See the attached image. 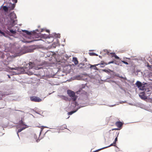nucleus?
Instances as JSON below:
<instances>
[{
	"instance_id": "21",
	"label": "nucleus",
	"mask_w": 152,
	"mask_h": 152,
	"mask_svg": "<svg viewBox=\"0 0 152 152\" xmlns=\"http://www.w3.org/2000/svg\"><path fill=\"white\" fill-rule=\"evenodd\" d=\"M19 123L20 124H22L23 125H25V124L22 120H21L19 121Z\"/></svg>"
},
{
	"instance_id": "3",
	"label": "nucleus",
	"mask_w": 152,
	"mask_h": 152,
	"mask_svg": "<svg viewBox=\"0 0 152 152\" xmlns=\"http://www.w3.org/2000/svg\"><path fill=\"white\" fill-rule=\"evenodd\" d=\"M136 85L140 89L143 91H146V88H145V85L142 84L141 82L139 81H137L136 83Z\"/></svg>"
},
{
	"instance_id": "25",
	"label": "nucleus",
	"mask_w": 152,
	"mask_h": 152,
	"mask_svg": "<svg viewBox=\"0 0 152 152\" xmlns=\"http://www.w3.org/2000/svg\"><path fill=\"white\" fill-rule=\"evenodd\" d=\"M121 62L126 64V65L128 64V63L127 62L125 61H121Z\"/></svg>"
},
{
	"instance_id": "17",
	"label": "nucleus",
	"mask_w": 152,
	"mask_h": 152,
	"mask_svg": "<svg viewBox=\"0 0 152 152\" xmlns=\"http://www.w3.org/2000/svg\"><path fill=\"white\" fill-rule=\"evenodd\" d=\"M29 64L30 66L29 68H32L34 65V64L31 62H30Z\"/></svg>"
},
{
	"instance_id": "13",
	"label": "nucleus",
	"mask_w": 152,
	"mask_h": 152,
	"mask_svg": "<svg viewBox=\"0 0 152 152\" xmlns=\"http://www.w3.org/2000/svg\"><path fill=\"white\" fill-rule=\"evenodd\" d=\"M99 65V64H95V65H91V66H90V68L94 67V69L98 70V69L96 67V66H98V65Z\"/></svg>"
},
{
	"instance_id": "32",
	"label": "nucleus",
	"mask_w": 152,
	"mask_h": 152,
	"mask_svg": "<svg viewBox=\"0 0 152 152\" xmlns=\"http://www.w3.org/2000/svg\"><path fill=\"white\" fill-rule=\"evenodd\" d=\"M20 127L19 126H17V128H19Z\"/></svg>"
},
{
	"instance_id": "9",
	"label": "nucleus",
	"mask_w": 152,
	"mask_h": 152,
	"mask_svg": "<svg viewBox=\"0 0 152 152\" xmlns=\"http://www.w3.org/2000/svg\"><path fill=\"white\" fill-rule=\"evenodd\" d=\"M10 69L11 70L15 69L17 70L20 72H21L22 71L21 70L23 69L21 68L15 67V68H10Z\"/></svg>"
},
{
	"instance_id": "4",
	"label": "nucleus",
	"mask_w": 152,
	"mask_h": 152,
	"mask_svg": "<svg viewBox=\"0 0 152 152\" xmlns=\"http://www.w3.org/2000/svg\"><path fill=\"white\" fill-rule=\"evenodd\" d=\"M30 99L31 101L36 102H40L42 101L40 98L35 96L30 97Z\"/></svg>"
},
{
	"instance_id": "22",
	"label": "nucleus",
	"mask_w": 152,
	"mask_h": 152,
	"mask_svg": "<svg viewBox=\"0 0 152 152\" xmlns=\"http://www.w3.org/2000/svg\"><path fill=\"white\" fill-rule=\"evenodd\" d=\"M62 99L66 101H67L68 99V98L67 97L65 96H63Z\"/></svg>"
},
{
	"instance_id": "19",
	"label": "nucleus",
	"mask_w": 152,
	"mask_h": 152,
	"mask_svg": "<svg viewBox=\"0 0 152 152\" xmlns=\"http://www.w3.org/2000/svg\"><path fill=\"white\" fill-rule=\"evenodd\" d=\"M76 112V111H72L68 113V115H71Z\"/></svg>"
},
{
	"instance_id": "31",
	"label": "nucleus",
	"mask_w": 152,
	"mask_h": 152,
	"mask_svg": "<svg viewBox=\"0 0 152 152\" xmlns=\"http://www.w3.org/2000/svg\"><path fill=\"white\" fill-rule=\"evenodd\" d=\"M8 77H9V78H10V75H8Z\"/></svg>"
},
{
	"instance_id": "30",
	"label": "nucleus",
	"mask_w": 152,
	"mask_h": 152,
	"mask_svg": "<svg viewBox=\"0 0 152 152\" xmlns=\"http://www.w3.org/2000/svg\"><path fill=\"white\" fill-rule=\"evenodd\" d=\"M82 64V65H83V66L84 67H86V66H84L85 64H83V63H81V64Z\"/></svg>"
},
{
	"instance_id": "27",
	"label": "nucleus",
	"mask_w": 152,
	"mask_h": 152,
	"mask_svg": "<svg viewBox=\"0 0 152 152\" xmlns=\"http://www.w3.org/2000/svg\"><path fill=\"white\" fill-rule=\"evenodd\" d=\"M114 62V61H111L109 62L108 63H107V64H110L111 63H113Z\"/></svg>"
},
{
	"instance_id": "28",
	"label": "nucleus",
	"mask_w": 152,
	"mask_h": 152,
	"mask_svg": "<svg viewBox=\"0 0 152 152\" xmlns=\"http://www.w3.org/2000/svg\"><path fill=\"white\" fill-rule=\"evenodd\" d=\"M103 71H104L107 73H108L109 72V71H108V70H106L105 69H103Z\"/></svg>"
},
{
	"instance_id": "5",
	"label": "nucleus",
	"mask_w": 152,
	"mask_h": 152,
	"mask_svg": "<svg viewBox=\"0 0 152 152\" xmlns=\"http://www.w3.org/2000/svg\"><path fill=\"white\" fill-rule=\"evenodd\" d=\"M139 96L143 100H145L147 99L148 98L150 99H152V98H148V97L145 95V93L144 92H142L140 93L139 94Z\"/></svg>"
},
{
	"instance_id": "12",
	"label": "nucleus",
	"mask_w": 152,
	"mask_h": 152,
	"mask_svg": "<svg viewBox=\"0 0 152 152\" xmlns=\"http://www.w3.org/2000/svg\"><path fill=\"white\" fill-rule=\"evenodd\" d=\"M66 124H64L59 127V129L61 130H63L66 129Z\"/></svg>"
},
{
	"instance_id": "8",
	"label": "nucleus",
	"mask_w": 152,
	"mask_h": 152,
	"mask_svg": "<svg viewBox=\"0 0 152 152\" xmlns=\"http://www.w3.org/2000/svg\"><path fill=\"white\" fill-rule=\"evenodd\" d=\"M23 31L26 33L28 35H32V34H33L35 36L36 35L37 36V33L35 32H31L28 31L26 30H24Z\"/></svg>"
},
{
	"instance_id": "10",
	"label": "nucleus",
	"mask_w": 152,
	"mask_h": 152,
	"mask_svg": "<svg viewBox=\"0 0 152 152\" xmlns=\"http://www.w3.org/2000/svg\"><path fill=\"white\" fill-rule=\"evenodd\" d=\"M117 140H118V138H117V137H116L115 138V140H114V142H113V143H112L108 147H110V146H115V145L116 144V142L117 141Z\"/></svg>"
},
{
	"instance_id": "7",
	"label": "nucleus",
	"mask_w": 152,
	"mask_h": 152,
	"mask_svg": "<svg viewBox=\"0 0 152 152\" xmlns=\"http://www.w3.org/2000/svg\"><path fill=\"white\" fill-rule=\"evenodd\" d=\"M123 124L121 121H117L115 123V125L118 127V128H120V129H121V128ZM119 129H112V130H118Z\"/></svg>"
},
{
	"instance_id": "23",
	"label": "nucleus",
	"mask_w": 152,
	"mask_h": 152,
	"mask_svg": "<svg viewBox=\"0 0 152 152\" xmlns=\"http://www.w3.org/2000/svg\"><path fill=\"white\" fill-rule=\"evenodd\" d=\"M10 31L11 33H12V34H15L16 33V32L15 31H14L12 30H10Z\"/></svg>"
},
{
	"instance_id": "1",
	"label": "nucleus",
	"mask_w": 152,
	"mask_h": 152,
	"mask_svg": "<svg viewBox=\"0 0 152 152\" xmlns=\"http://www.w3.org/2000/svg\"><path fill=\"white\" fill-rule=\"evenodd\" d=\"M86 87V85L85 84H82L80 86L79 90L76 92L77 94H83L86 95L87 93L86 91L83 90Z\"/></svg>"
},
{
	"instance_id": "16",
	"label": "nucleus",
	"mask_w": 152,
	"mask_h": 152,
	"mask_svg": "<svg viewBox=\"0 0 152 152\" xmlns=\"http://www.w3.org/2000/svg\"><path fill=\"white\" fill-rule=\"evenodd\" d=\"M3 9L5 12H7L8 11V8L6 6H4L3 7Z\"/></svg>"
},
{
	"instance_id": "20",
	"label": "nucleus",
	"mask_w": 152,
	"mask_h": 152,
	"mask_svg": "<svg viewBox=\"0 0 152 152\" xmlns=\"http://www.w3.org/2000/svg\"><path fill=\"white\" fill-rule=\"evenodd\" d=\"M89 55L91 56H97V55L96 53H89Z\"/></svg>"
},
{
	"instance_id": "34",
	"label": "nucleus",
	"mask_w": 152,
	"mask_h": 152,
	"mask_svg": "<svg viewBox=\"0 0 152 152\" xmlns=\"http://www.w3.org/2000/svg\"><path fill=\"white\" fill-rule=\"evenodd\" d=\"M47 32H48V31H48L47 30Z\"/></svg>"
},
{
	"instance_id": "33",
	"label": "nucleus",
	"mask_w": 152,
	"mask_h": 152,
	"mask_svg": "<svg viewBox=\"0 0 152 152\" xmlns=\"http://www.w3.org/2000/svg\"><path fill=\"white\" fill-rule=\"evenodd\" d=\"M101 67H104V66H102Z\"/></svg>"
},
{
	"instance_id": "26",
	"label": "nucleus",
	"mask_w": 152,
	"mask_h": 152,
	"mask_svg": "<svg viewBox=\"0 0 152 152\" xmlns=\"http://www.w3.org/2000/svg\"><path fill=\"white\" fill-rule=\"evenodd\" d=\"M0 33L1 34H2L3 35H4V36L5 35V34H4V32L1 31L0 30Z\"/></svg>"
},
{
	"instance_id": "11",
	"label": "nucleus",
	"mask_w": 152,
	"mask_h": 152,
	"mask_svg": "<svg viewBox=\"0 0 152 152\" xmlns=\"http://www.w3.org/2000/svg\"><path fill=\"white\" fill-rule=\"evenodd\" d=\"M72 61L74 62L75 65H77L78 63L77 58L76 57H73V58Z\"/></svg>"
},
{
	"instance_id": "15",
	"label": "nucleus",
	"mask_w": 152,
	"mask_h": 152,
	"mask_svg": "<svg viewBox=\"0 0 152 152\" xmlns=\"http://www.w3.org/2000/svg\"><path fill=\"white\" fill-rule=\"evenodd\" d=\"M26 127H22V128L19 129L18 130L17 133V134L18 136H19L18 133L20 132L21 131H22L23 130L25 129H26Z\"/></svg>"
},
{
	"instance_id": "2",
	"label": "nucleus",
	"mask_w": 152,
	"mask_h": 152,
	"mask_svg": "<svg viewBox=\"0 0 152 152\" xmlns=\"http://www.w3.org/2000/svg\"><path fill=\"white\" fill-rule=\"evenodd\" d=\"M67 93L69 96L71 97L73 101H75L77 99V96L75 95V93L73 91L68 90L67 91Z\"/></svg>"
},
{
	"instance_id": "29",
	"label": "nucleus",
	"mask_w": 152,
	"mask_h": 152,
	"mask_svg": "<svg viewBox=\"0 0 152 152\" xmlns=\"http://www.w3.org/2000/svg\"><path fill=\"white\" fill-rule=\"evenodd\" d=\"M12 1L15 3H16L17 2V0H12Z\"/></svg>"
},
{
	"instance_id": "6",
	"label": "nucleus",
	"mask_w": 152,
	"mask_h": 152,
	"mask_svg": "<svg viewBox=\"0 0 152 152\" xmlns=\"http://www.w3.org/2000/svg\"><path fill=\"white\" fill-rule=\"evenodd\" d=\"M10 17L12 22L14 24L15 21V19L17 18L15 14L13 12L11 13L10 14Z\"/></svg>"
},
{
	"instance_id": "35",
	"label": "nucleus",
	"mask_w": 152,
	"mask_h": 152,
	"mask_svg": "<svg viewBox=\"0 0 152 152\" xmlns=\"http://www.w3.org/2000/svg\"><path fill=\"white\" fill-rule=\"evenodd\" d=\"M37 31H38V30H37Z\"/></svg>"
},
{
	"instance_id": "36",
	"label": "nucleus",
	"mask_w": 152,
	"mask_h": 152,
	"mask_svg": "<svg viewBox=\"0 0 152 152\" xmlns=\"http://www.w3.org/2000/svg\"><path fill=\"white\" fill-rule=\"evenodd\" d=\"M148 91V92H150V91Z\"/></svg>"
},
{
	"instance_id": "14",
	"label": "nucleus",
	"mask_w": 152,
	"mask_h": 152,
	"mask_svg": "<svg viewBox=\"0 0 152 152\" xmlns=\"http://www.w3.org/2000/svg\"><path fill=\"white\" fill-rule=\"evenodd\" d=\"M111 54L112 55V57H114L116 59H119V58L117 56L115 53H111Z\"/></svg>"
},
{
	"instance_id": "37",
	"label": "nucleus",
	"mask_w": 152,
	"mask_h": 152,
	"mask_svg": "<svg viewBox=\"0 0 152 152\" xmlns=\"http://www.w3.org/2000/svg\"><path fill=\"white\" fill-rule=\"evenodd\" d=\"M150 151H149L148 152H149Z\"/></svg>"
},
{
	"instance_id": "18",
	"label": "nucleus",
	"mask_w": 152,
	"mask_h": 152,
	"mask_svg": "<svg viewBox=\"0 0 152 152\" xmlns=\"http://www.w3.org/2000/svg\"><path fill=\"white\" fill-rule=\"evenodd\" d=\"M99 64V65H107V63L104 62V61H102L101 62V63L100 64Z\"/></svg>"
},
{
	"instance_id": "24",
	"label": "nucleus",
	"mask_w": 152,
	"mask_h": 152,
	"mask_svg": "<svg viewBox=\"0 0 152 152\" xmlns=\"http://www.w3.org/2000/svg\"><path fill=\"white\" fill-rule=\"evenodd\" d=\"M147 66L149 69H151L152 68V65H150L148 64Z\"/></svg>"
},
{
	"instance_id": "38",
	"label": "nucleus",
	"mask_w": 152,
	"mask_h": 152,
	"mask_svg": "<svg viewBox=\"0 0 152 152\" xmlns=\"http://www.w3.org/2000/svg\"><path fill=\"white\" fill-rule=\"evenodd\" d=\"M88 65H91L89 64H88Z\"/></svg>"
}]
</instances>
